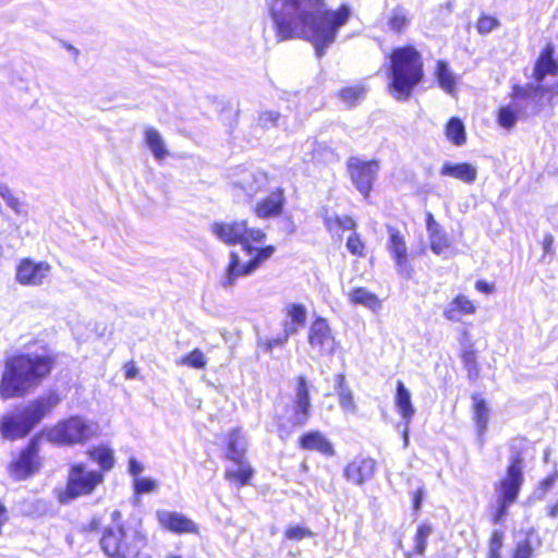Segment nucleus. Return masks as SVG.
<instances>
[{
	"mask_svg": "<svg viewBox=\"0 0 558 558\" xmlns=\"http://www.w3.org/2000/svg\"><path fill=\"white\" fill-rule=\"evenodd\" d=\"M348 300L352 305H363L374 312L381 307L380 299L364 287L353 288L348 293Z\"/></svg>",
	"mask_w": 558,
	"mask_h": 558,
	"instance_id": "c756f323",
	"label": "nucleus"
},
{
	"mask_svg": "<svg viewBox=\"0 0 558 558\" xmlns=\"http://www.w3.org/2000/svg\"><path fill=\"white\" fill-rule=\"evenodd\" d=\"M244 454V437L241 430L235 428L227 435L226 456L232 462H240L242 459H245Z\"/></svg>",
	"mask_w": 558,
	"mask_h": 558,
	"instance_id": "7c9ffc66",
	"label": "nucleus"
},
{
	"mask_svg": "<svg viewBox=\"0 0 558 558\" xmlns=\"http://www.w3.org/2000/svg\"><path fill=\"white\" fill-rule=\"evenodd\" d=\"M377 470V462L372 457L356 456L343 469L345 480L354 485H363L371 481Z\"/></svg>",
	"mask_w": 558,
	"mask_h": 558,
	"instance_id": "dca6fc26",
	"label": "nucleus"
},
{
	"mask_svg": "<svg viewBox=\"0 0 558 558\" xmlns=\"http://www.w3.org/2000/svg\"><path fill=\"white\" fill-rule=\"evenodd\" d=\"M61 402L57 391H49L29 401L23 409L9 412L0 420V434L3 439H22Z\"/></svg>",
	"mask_w": 558,
	"mask_h": 558,
	"instance_id": "39448f33",
	"label": "nucleus"
},
{
	"mask_svg": "<svg viewBox=\"0 0 558 558\" xmlns=\"http://www.w3.org/2000/svg\"><path fill=\"white\" fill-rule=\"evenodd\" d=\"M286 314L291 324L288 328H295V333L305 325L307 318L306 307L301 303H292L286 307Z\"/></svg>",
	"mask_w": 558,
	"mask_h": 558,
	"instance_id": "ea45409f",
	"label": "nucleus"
},
{
	"mask_svg": "<svg viewBox=\"0 0 558 558\" xmlns=\"http://www.w3.org/2000/svg\"><path fill=\"white\" fill-rule=\"evenodd\" d=\"M395 407L408 426L414 416L415 410L411 401V393L402 380H398L396 385Z\"/></svg>",
	"mask_w": 558,
	"mask_h": 558,
	"instance_id": "393cba45",
	"label": "nucleus"
},
{
	"mask_svg": "<svg viewBox=\"0 0 558 558\" xmlns=\"http://www.w3.org/2000/svg\"><path fill=\"white\" fill-rule=\"evenodd\" d=\"M312 415L310 385L305 375L295 377L294 398L289 416L290 425L294 428L305 426Z\"/></svg>",
	"mask_w": 558,
	"mask_h": 558,
	"instance_id": "ddd939ff",
	"label": "nucleus"
},
{
	"mask_svg": "<svg viewBox=\"0 0 558 558\" xmlns=\"http://www.w3.org/2000/svg\"><path fill=\"white\" fill-rule=\"evenodd\" d=\"M143 464L137 461L134 457H131L129 459V465L128 470L131 475H133L135 478L138 476L140 473L143 471Z\"/></svg>",
	"mask_w": 558,
	"mask_h": 558,
	"instance_id": "6e6d98bb",
	"label": "nucleus"
},
{
	"mask_svg": "<svg viewBox=\"0 0 558 558\" xmlns=\"http://www.w3.org/2000/svg\"><path fill=\"white\" fill-rule=\"evenodd\" d=\"M386 60L388 92L399 101L408 100L425 78L422 52L415 45L404 44L391 48Z\"/></svg>",
	"mask_w": 558,
	"mask_h": 558,
	"instance_id": "20e7f679",
	"label": "nucleus"
},
{
	"mask_svg": "<svg viewBox=\"0 0 558 558\" xmlns=\"http://www.w3.org/2000/svg\"><path fill=\"white\" fill-rule=\"evenodd\" d=\"M472 399V418L475 423L478 435H484L488 427L489 409L482 395L475 392Z\"/></svg>",
	"mask_w": 558,
	"mask_h": 558,
	"instance_id": "bb28decb",
	"label": "nucleus"
},
{
	"mask_svg": "<svg viewBox=\"0 0 558 558\" xmlns=\"http://www.w3.org/2000/svg\"><path fill=\"white\" fill-rule=\"evenodd\" d=\"M547 76H558V58L551 43H546L542 47L532 69V77L536 84H543Z\"/></svg>",
	"mask_w": 558,
	"mask_h": 558,
	"instance_id": "2eb2a0df",
	"label": "nucleus"
},
{
	"mask_svg": "<svg viewBox=\"0 0 558 558\" xmlns=\"http://www.w3.org/2000/svg\"><path fill=\"white\" fill-rule=\"evenodd\" d=\"M323 223L327 232L338 240L342 239L344 232L352 233L357 230L356 220L350 215H328L323 216Z\"/></svg>",
	"mask_w": 558,
	"mask_h": 558,
	"instance_id": "5701e85b",
	"label": "nucleus"
},
{
	"mask_svg": "<svg viewBox=\"0 0 558 558\" xmlns=\"http://www.w3.org/2000/svg\"><path fill=\"white\" fill-rule=\"evenodd\" d=\"M53 355L43 352H17L5 357L0 376V399H22L35 391L51 374Z\"/></svg>",
	"mask_w": 558,
	"mask_h": 558,
	"instance_id": "7ed1b4c3",
	"label": "nucleus"
},
{
	"mask_svg": "<svg viewBox=\"0 0 558 558\" xmlns=\"http://www.w3.org/2000/svg\"><path fill=\"white\" fill-rule=\"evenodd\" d=\"M425 222L428 235L442 231L440 225L435 220L432 213H426Z\"/></svg>",
	"mask_w": 558,
	"mask_h": 558,
	"instance_id": "5fc2aeb1",
	"label": "nucleus"
},
{
	"mask_svg": "<svg viewBox=\"0 0 558 558\" xmlns=\"http://www.w3.org/2000/svg\"><path fill=\"white\" fill-rule=\"evenodd\" d=\"M102 482V472L87 470L82 462L73 463L69 469L65 488L59 494L58 499L63 505L69 504L78 497L93 494Z\"/></svg>",
	"mask_w": 558,
	"mask_h": 558,
	"instance_id": "9d476101",
	"label": "nucleus"
},
{
	"mask_svg": "<svg viewBox=\"0 0 558 558\" xmlns=\"http://www.w3.org/2000/svg\"><path fill=\"white\" fill-rule=\"evenodd\" d=\"M158 523L166 530L177 533H197V525L183 513L168 510L156 512Z\"/></svg>",
	"mask_w": 558,
	"mask_h": 558,
	"instance_id": "aec40b11",
	"label": "nucleus"
},
{
	"mask_svg": "<svg viewBox=\"0 0 558 558\" xmlns=\"http://www.w3.org/2000/svg\"><path fill=\"white\" fill-rule=\"evenodd\" d=\"M535 549L530 539L525 538L515 543L510 558H534Z\"/></svg>",
	"mask_w": 558,
	"mask_h": 558,
	"instance_id": "49530a36",
	"label": "nucleus"
},
{
	"mask_svg": "<svg viewBox=\"0 0 558 558\" xmlns=\"http://www.w3.org/2000/svg\"><path fill=\"white\" fill-rule=\"evenodd\" d=\"M500 25L499 20L487 13H481L476 20L475 28L480 35H487Z\"/></svg>",
	"mask_w": 558,
	"mask_h": 558,
	"instance_id": "79ce46f5",
	"label": "nucleus"
},
{
	"mask_svg": "<svg viewBox=\"0 0 558 558\" xmlns=\"http://www.w3.org/2000/svg\"><path fill=\"white\" fill-rule=\"evenodd\" d=\"M132 558H147V557H144V556H142L141 554H136V555H134Z\"/></svg>",
	"mask_w": 558,
	"mask_h": 558,
	"instance_id": "338daca9",
	"label": "nucleus"
},
{
	"mask_svg": "<svg viewBox=\"0 0 558 558\" xmlns=\"http://www.w3.org/2000/svg\"><path fill=\"white\" fill-rule=\"evenodd\" d=\"M145 143L157 160H162L168 156L165 141L160 133L154 128L145 130Z\"/></svg>",
	"mask_w": 558,
	"mask_h": 558,
	"instance_id": "473e14b6",
	"label": "nucleus"
},
{
	"mask_svg": "<svg viewBox=\"0 0 558 558\" xmlns=\"http://www.w3.org/2000/svg\"><path fill=\"white\" fill-rule=\"evenodd\" d=\"M284 538L288 541H302L304 538H313L315 536V533L305 526L302 525H289L284 530Z\"/></svg>",
	"mask_w": 558,
	"mask_h": 558,
	"instance_id": "c03bdc74",
	"label": "nucleus"
},
{
	"mask_svg": "<svg viewBox=\"0 0 558 558\" xmlns=\"http://www.w3.org/2000/svg\"><path fill=\"white\" fill-rule=\"evenodd\" d=\"M295 333V328H284L283 332L275 338L259 339L257 348L264 353L270 354L275 348H282L289 340L290 336Z\"/></svg>",
	"mask_w": 558,
	"mask_h": 558,
	"instance_id": "4c0bfd02",
	"label": "nucleus"
},
{
	"mask_svg": "<svg viewBox=\"0 0 558 558\" xmlns=\"http://www.w3.org/2000/svg\"><path fill=\"white\" fill-rule=\"evenodd\" d=\"M345 169L348 177L355 189L364 198H368L379 171L378 160H363L359 157L352 156L347 159Z\"/></svg>",
	"mask_w": 558,
	"mask_h": 558,
	"instance_id": "9b49d317",
	"label": "nucleus"
},
{
	"mask_svg": "<svg viewBox=\"0 0 558 558\" xmlns=\"http://www.w3.org/2000/svg\"><path fill=\"white\" fill-rule=\"evenodd\" d=\"M505 532L502 530H493L488 537V548L486 554L501 555L504 547Z\"/></svg>",
	"mask_w": 558,
	"mask_h": 558,
	"instance_id": "a18cd8bd",
	"label": "nucleus"
},
{
	"mask_svg": "<svg viewBox=\"0 0 558 558\" xmlns=\"http://www.w3.org/2000/svg\"><path fill=\"white\" fill-rule=\"evenodd\" d=\"M387 25L392 33L403 34L410 25L408 12L402 7L395 8L387 20Z\"/></svg>",
	"mask_w": 558,
	"mask_h": 558,
	"instance_id": "c9c22d12",
	"label": "nucleus"
},
{
	"mask_svg": "<svg viewBox=\"0 0 558 558\" xmlns=\"http://www.w3.org/2000/svg\"><path fill=\"white\" fill-rule=\"evenodd\" d=\"M339 401L342 405L351 404L353 401L352 393L349 389H342L339 391Z\"/></svg>",
	"mask_w": 558,
	"mask_h": 558,
	"instance_id": "bf43d9fd",
	"label": "nucleus"
},
{
	"mask_svg": "<svg viewBox=\"0 0 558 558\" xmlns=\"http://www.w3.org/2000/svg\"><path fill=\"white\" fill-rule=\"evenodd\" d=\"M445 135L451 144L456 146L464 145L466 132L462 120L458 117H451L445 124Z\"/></svg>",
	"mask_w": 558,
	"mask_h": 558,
	"instance_id": "2f4dec72",
	"label": "nucleus"
},
{
	"mask_svg": "<svg viewBox=\"0 0 558 558\" xmlns=\"http://www.w3.org/2000/svg\"><path fill=\"white\" fill-rule=\"evenodd\" d=\"M170 558H181V557H179V556H171Z\"/></svg>",
	"mask_w": 558,
	"mask_h": 558,
	"instance_id": "774afa93",
	"label": "nucleus"
},
{
	"mask_svg": "<svg viewBox=\"0 0 558 558\" xmlns=\"http://www.w3.org/2000/svg\"><path fill=\"white\" fill-rule=\"evenodd\" d=\"M234 463L238 464V468L227 469L225 471V478L238 488L250 485L254 475V469L245 459Z\"/></svg>",
	"mask_w": 558,
	"mask_h": 558,
	"instance_id": "cd10ccee",
	"label": "nucleus"
},
{
	"mask_svg": "<svg viewBox=\"0 0 558 558\" xmlns=\"http://www.w3.org/2000/svg\"><path fill=\"white\" fill-rule=\"evenodd\" d=\"M524 458L521 450L511 453L505 474L494 483L496 505L490 514L494 524H501L508 510L519 499L524 484Z\"/></svg>",
	"mask_w": 558,
	"mask_h": 558,
	"instance_id": "0eeeda50",
	"label": "nucleus"
},
{
	"mask_svg": "<svg viewBox=\"0 0 558 558\" xmlns=\"http://www.w3.org/2000/svg\"><path fill=\"white\" fill-rule=\"evenodd\" d=\"M298 447L306 451H317L325 457L336 453L332 442L317 429L303 433L298 439Z\"/></svg>",
	"mask_w": 558,
	"mask_h": 558,
	"instance_id": "4be33fe9",
	"label": "nucleus"
},
{
	"mask_svg": "<svg viewBox=\"0 0 558 558\" xmlns=\"http://www.w3.org/2000/svg\"><path fill=\"white\" fill-rule=\"evenodd\" d=\"M49 274L50 265L48 263H36L25 258L17 266L16 280L24 286H40Z\"/></svg>",
	"mask_w": 558,
	"mask_h": 558,
	"instance_id": "6ab92c4d",
	"label": "nucleus"
},
{
	"mask_svg": "<svg viewBox=\"0 0 558 558\" xmlns=\"http://www.w3.org/2000/svg\"><path fill=\"white\" fill-rule=\"evenodd\" d=\"M281 114L275 110H264L258 114L257 124L262 129H270L277 126Z\"/></svg>",
	"mask_w": 558,
	"mask_h": 558,
	"instance_id": "09e8293b",
	"label": "nucleus"
},
{
	"mask_svg": "<svg viewBox=\"0 0 558 558\" xmlns=\"http://www.w3.org/2000/svg\"><path fill=\"white\" fill-rule=\"evenodd\" d=\"M538 98L535 106V112L543 109L544 105L554 107L556 99L558 100V81L551 85L545 84H513L509 93L510 102L500 106L496 111V122L506 130H512L523 113V107L519 100L529 96Z\"/></svg>",
	"mask_w": 558,
	"mask_h": 558,
	"instance_id": "423d86ee",
	"label": "nucleus"
},
{
	"mask_svg": "<svg viewBox=\"0 0 558 558\" xmlns=\"http://www.w3.org/2000/svg\"><path fill=\"white\" fill-rule=\"evenodd\" d=\"M213 232L221 242L227 245L240 244L242 250L251 255L248 260L241 264L239 254L230 253L229 262L219 279L222 288H229L239 277L256 271L277 251L274 244L262 245L267 239L266 232L260 228L251 227L246 219L216 222Z\"/></svg>",
	"mask_w": 558,
	"mask_h": 558,
	"instance_id": "f03ea898",
	"label": "nucleus"
},
{
	"mask_svg": "<svg viewBox=\"0 0 558 558\" xmlns=\"http://www.w3.org/2000/svg\"><path fill=\"white\" fill-rule=\"evenodd\" d=\"M554 238L551 234H546L542 241L544 255L550 254L553 251Z\"/></svg>",
	"mask_w": 558,
	"mask_h": 558,
	"instance_id": "052dcab7",
	"label": "nucleus"
},
{
	"mask_svg": "<svg viewBox=\"0 0 558 558\" xmlns=\"http://www.w3.org/2000/svg\"><path fill=\"white\" fill-rule=\"evenodd\" d=\"M558 480V471H553L550 474L545 476L543 480L538 483V489L543 493L548 492Z\"/></svg>",
	"mask_w": 558,
	"mask_h": 558,
	"instance_id": "603ef678",
	"label": "nucleus"
},
{
	"mask_svg": "<svg viewBox=\"0 0 558 558\" xmlns=\"http://www.w3.org/2000/svg\"><path fill=\"white\" fill-rule=\"evenodd\" d=\"M307 342L318 356H330L339 347L328 320L322 316L315 317L311 322Z\"/></svg>",
	"mask_w": 558,
	"mask_h": 558,
	"instance_id": "f8f14e48",
	"label": "nucleus"
},
{
	"mask_svg": "<svg viewBox=\"0 0 558 558\" xmlns=\"http://www.w3.org/2000/svg\"><path fill=\"white\" fill-rule=\"evenodd\" d=\"M97 425L81 415L60 420L45 430V437L58 446L83 445L97 435Z\"/></svg>",
	"mask_w": 558,
	"mask_h": 558,
	"instance_id": "1a4fd4ad",
	"label": "nucleus"
},
{
	"mask_svg": "<svg viewBox=\"0 0 558 558\" xmlns=\"http://www.w3.org/2000/svg\"><path fill=\"white\" fill-rule=\"evenodd\" d=\"M90 459L100 466V472L110 471L114 465V454L112 449L105 446L93 447L88 450Z\"/></svg>",
	"mask_w": 558,
	"mask_h": 558,
	"instance_id": "72a5a7b5",
	"label": "nucleus"
},
{
	"mask_svg": "<svg viewBox=\"0 0 558 558\" xmlns=\"http://www.w3.org/2000/svg\"><path fill=\"white\" fill-rule=\"evenodd\" d=\"M286 206V191L278 186L260 198L254 206V215L263 220L279 217L283 214Z\"/></svg>",
	"mask_w": 558,
	"mask_h": 558,
	"instance_id": "a211bd4d",
	"label": "nucleus"
},
{
	"mask_svg": "<svg viewBox=\"0 0 558 558\" xmlns=\"http://www.w3.org/2000/svg\"><path fill=\"white\" fill-rule=\"evenodd\" d=\"M147 537L141 522L129 525H108L100 538L102 551L111 558H131L146 546Z\"/></svg>",
	"mask_w": 558,
	"mask_h": 558,
	"instance_id": "6e6552de",
	"label": "nucleus"
},
{
	"mask_svg": "<svg viewBox=\"0 0 558 558\" xmlns=\"http://www.w3.org/2000/svg\"><path fill=\"white\" fill-rule=\"evenodd\" d=\"M348 252L357 259L365 258L367 255V244L357 230L349 234L345 241Z\"/></svg>",
	"mask_w": 558,
	"mask_h": 558,
	"instance_id": "58836bf2",
	"label": "nucleus"
},
{
	"mask_svg": "<svg viewBox=\"0 0 558 558\" xmlns=\"http://www.w3.org/2000/svg\"><path fill=\"white\" fill-rule=\"evenodd\" d=\"M39 436H34L28 441L27 446L21 451L17 459L10 463V474L14 480H26L39 470Z\"/></svg>",
	"mask_w": 558,
	"mask_h": 558,
	"instance_id": "4468645a",
	"label": "nucleus"
},
{
	"mask_svg": "<svg viewBox=\"0 0 558 558\" xmlns=\"http://www.w3.org/2000/svg\"><path fill=\"white\" fill-rule=\"evenodd\" d=\"M432 533V526L426 523H422L416 527V532L413 536V548L411 551L405 554L407 558H413L423 556L427 546V538Z\"/></svg>",
	"mask_w": 558,
	"mask_h": 558,
	"instance_id": "f704fd0d",
	"label": "nucleus"
},
{
	"mask_svg": "<svg viewBox=\"0 0 558 558\" xmlns=\"http://www.w3.org/2000/svg\"><path fill=\"white\" fill-rule=\"evenodd\" d=\"M477 312V304L463 293H458L442 311V316L451 323H460L464 316H472Z\"/></svg>",
	"mask_w": 558,
	"mask_h": 558,
	"instance_id": "412c9836",
	"label": "nucleus"
},
{
	"mask_svg": "<svg viewBox=\"0 0 558 558\" xmlns=\"http://www.w3.org/2000/svg\"><path fill=\"white\" fill-rule=\"evenodd\" d=\"M181 363L193 368H203L206 365V359L201 350L195 349L182 357Z\"/></svg>",
	"mask_w": 558,
	"mask_h": 558,
	"instance_id": "3c124183",
	"label": "nucleus"
},
{
	"mask_svg": "<svg viewBox=\"0 0 558 558\" xmlns=\"http://www.w3.org/2000/svg\"><path fill=\"white\" fill-rule=\"evenodd\" d=\"M440 175L451 177L466 184H472L477 178V169L469 162H446L439 170Z\"/></svg>",
	"mask_w": 558,
	"mask_h": 558,
	"instance_id": "a878e982",
	"label": "nucleus"
},
{
	"mask_svg": "<svg viewBox=\"0 0 558 558\" xmlns=\"http://www.w3.org/2000/svg\"><path fill=\"white\" fill-rule=\"evenodd\" d=\"M435 78L439 87L449 95H454L457 92V77L450 71L448 63L445 60H437L434 70Z\"/></svg>",
	"mask_w": 558,
	"mask_h": 558,
	"instance_id": "c85d7f7f",
	"label": "nucleus"
},
{
	"mask_svg": "<svg viewBox=\"0 0 558 558\" xmlns=\"http://www.w3.org/2000/svg\"><path fill=\"white\" fill-rule=\"evenodd\" d=\"M133 487L137 495L149 494L157 488V482L149 477H136Z\"/></svg>",
	"mask_w": 558,
	"mask_h": 558,
	"instance_id": "8fccbe9b",
	"label": "nucleus"
},
{
	"mask_svg": "<svg viewBox=\"0 0 558 558\" xmlns=\"http://www.w3.org/2000/svg\"><path fill=\"white\" fill-rule=\"evenodd\" d=\"M0 196L15 214L21 215L25 211L23 203L7 184L0 183Z\"/></svg>",
	"mask_w": 558,
	"mask_h": 558,
	"instance_id": "37998d69",
	"label": "nucleus"
},
{
	"mask_svg": "<svg viewBox=\"0 0 558 558\" xmlns=\"http://www.w3.org/2000/svg\"><path fill=\"white\" fill-rule=\"evenodd\" d=\"M387 231L389 234L388 248L398 267V271L405 278H410L413 272V268L409 262L404 236L399 229L392 226H388Z\"/></svg>",
	"mask_w": 558,
	"mask_h": 558,
	"instance_id": "f3484780",
	"label": "nucleus"
},
{
	"mask_svg": "<svg viewBox=\"0 0 558 558\" xmlns=\"http://www.w3.org/2000/svg\"><path fill=\"white\" fill-rule=\"evenodd\" d=\"M463 343H466L460 351V359L463 364V368L466 372V376L470 380H476L481 375V366L477 362V351L474 349L471 342V336L469 331L463 330L461 332Z\"/></svg>",
	"mask_w": 558,
	"mask_h": 558,
	"instance_id": "b1692460",
	"label": "nucleus"
},
{
	"mask_svg": "<svg viewBox=\"0 0 558 558\" xmlns=\"http://www.w3.org/2000/svg\"><path fill=\"white\" fill-rule=\"evenodd\" d=\"M424 489L422 487L416 488L411 493L412 498V509L415 513H418L422 506V500L424 496Z\"/></svg>",
	"mask_w": 558,
	"mask_h": 558,
	"instance_id": "864d4df0",
	"label": "nucleus"
},
{
	"mask_svg": "<svg viewBox=\"0 0 558 558\" xmlns=\"http://www.w3.org/2000/svg\"><path fill=\"white\" fill-rule=\"evenodd\" d=\"M336 387L337 391L339 392L342 389H348L345 385V376L344 374L340 373L336 375Z\"/></svg>",
	"mask_w": 558,
	"mask_h": 558,
	"instance_id": "680f3d73",
	"label": "nucleus"
},
{
	"mask_svg": "<svg viewBox=\"0 0 558 558\" xmlns=\"http://www.w3.org/2000/svg\"><path fill=\"white\" fill-rule=\"evenodd\" d=\"M134 374H135V369H129L126 372V377L132 378L134 376Z\"/></svg>",
	"mask_w": 558,
	"mask_h": 558,
	"instance_id": "0e129e2a",
	"label": "nucleus"
},
{
	"mask_svg": "<svg viewBox=\"0 0 558 558\" xmlns=\"http://www.w3.org/2000/svg\"><path fill=\"white\" fill-rule=\"evenodd\" d=\"M48 502L44 499L26 498L20 502V512L26 517H43L48 512Z\"/></svg>",
	"mask_w": 558,
	"mask_h": 558,
	"instance_id": "e433bc0d",
	"label": "nucleus"
},
{
	"mask_svg": "<svg viewBox=\"0 0 558 558\" xmlns=\"http://www.w3.org/2000/svg\"><path fill=\"white\" fill-rule=\"evenodd\" d=\"M428 236L429 247L435 254L439 255L449 247V239L444 230Z\"/></svg>",
	"mask_w": 558,
	"mask_h": 558,
	"instance_id": "de8ad7c7",
	"label": "nucleus"
},
{
	"mask_svg": "<svg viewBox=\"0 0 558 558\" xmlns=\"http://www.w3.org/2000/svg\"><path fill=\"white\" fill-rule=\"evenodd\" d=\"M141 522L140 520H131L128 522L122 521V513L120 510H113L111 512V524L110 525H129L130 523Z\"/></svg>",
	"mask_w": 558,
	"mask_h": 558,
	"instance_id": "13d9d810",
	"label": "nucleus"
},
{
	"mask_svg": "<svg viewBox=\"0 0 558 558\" xmlns=\"http://www.w3.org/2000/svg\"><path fill=\"white\" fill-rule=\"evenodd\" d=\"M269 15L277 41L304 39L320 59L351 17V8L341 3L330 10L326 0H270Z\"/></svg>",
	"mask_w": 558,
	"mask_h": 558,
	"instance_id": "f257e3e1",
	"label": "nucleus"
},
{
	"mask_svg": "<svg viewBox=\"0 0 558 558\" xmlns=\"http://www.w3.org/2000/svg\"><path fill=\"white\" fill-rule=\"evenodd\" d=\"M486 558H502L501 555H490V554H486Z\"/></svg>",
	"mask_w": 558,
	"mask_h": 558,
	"instance_id": "69168bd1",
	"label": "nucleus"
},
{
	"mask_svg": "<svg viewBox=\"0 0 558 558\" xmlns=\"http://www.w3.org/2000/svg\"><path fill=\"white\" fill-rule=\"evenodd\" d=\"M365 95V88L362 85L344 86L337 92V97L345 105L355 106Z\"/></svg>",
	"mask_w": 558,
	"mask_h": 558,
	"instance_id": "a19ab883",
	"label": "nucleus"
},
{
	"mask_svg": "<svg viewBox=\"0 0 558 558\" xmlns=\"http://www.w3.org/2000/svg\"><path fill=\"white\" fill-rule=\"evenodd\" d=\"M475 289L484 294H492L495 291L494 283L487 282L485 280H477L475 282Z\"/></svg>",
	"mask_w": 558,
	"mask_h": 558,
	"instance_id": "4d7b16f0",
	"label": "nucleus"
},
{
	"mask_svg": "<svg viewBox=\"0 0 558 558\" xmlns=\"http://www.w3.org/2000/svg\"><path fill=\"white\" fill-rule=\"evenodd\" d=\"M547 515L555 519L558 517V501L547 507Z\"/></svg>",
	"mask_w": 558,
	"mask_h": 558,
	"instance_id": "e2e57ef3",
	"label": "nucleus"
}]
</instances>
